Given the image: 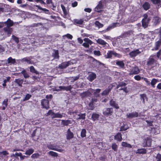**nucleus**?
<instances>
[{"mask_svg":"<svg viewBox=\"0 0 161 161\" xmlns=\"http://www.w3.org/2000/svg\"><path fill=\"white\" fill-rule=\"evenodd\" d=\"M47 147L49 149L57 151L59 152H63L64 151V149L59 146L56 144H49L47 145Z\"/></svg>","mask_w":161,"mask_h":161,"instance_id":"nucleus-1","label":"nucleus"},{"mask_svg":"<svg viewBox=\"0 0 161 161\" xmlns=\"http://www.w3.org/2000/svg\"><path fill=\"white\" fill-rule=\"evenodd\" d=\"M106 0H101L99 2L98 4L95 8V11L100 12L102 11L103 7L106 3Z\"/></svg>","mask_w":161,"mask_h":161,"instance_id":"nucleus-2","label":"nucleus"},{"mask_svg":"<svg viewBox=\"0 0 161 161\" xmlns=\"http://www.w3.org/2000/svg\"><path fill=\"white\" fill-rule=\"evenodd\" d=\"M96 41L97 43L102 45L103 47L105 48H107L109 46L108 43L101 38H98L97 40H96Z\"/></svg>","mask_w":161,"mask_h":161,"instance_id":"nucleus-3","label":"nucleus"},{"mask_svg":"<svg viewBox=\"0 0 161 161\" xmlns=\"http://www.w3.org/2000/svg\"><path fill=\"white\" fill-rule=\"evenodd\" d=\"M84 42L83 43L82 46L86 48H88L90 45L93 43V42L88 38H85L84 39Z\"/></svg>","mask_w":161,"mask_h":161,"instance_id":"nucleus-4","label":"nucleus"},{"mask_svg":"<svg viewBox=\"0 0 161 161\" xmlns=\"http://www.w3.org/2000/svg\"><path fill=\"white\" fill-rule=\"evenodd\" d=\"M73 64V63L71 61H68V62H63L61 64L58 65V67L60 69H63L65 68L66 67L69 65Z\"/></svg>","mask_w":161,"mask_h":161,"instance_id":"nucleus-5","label":"nucleus"},{"mask_svg":"<svg viewBox=\"0 0 161 161\" xmlns=\"http://www.w3.org/2000/svg\"><path fill=\"white\" fill-rule=\"evenodd\" d=\"M79 112L77 110H73L71 109H69L67 112L69 114H70L75 118L76 119V116L78 115Z\"/></svg>","mask_w":161,"mask_h":161,"instance_id":"nucleus-6","label":"nucleus"},{"mask_svg":"<svg viewBox=\"0 0 161 161\" xmlns=\"http://www.w3.org/2000/svg\"><path fill=\"white\" fill-rule=\"evenodd\" d=\"M140 70L137 66H136L131 69L129 75H136L138 74L140 72Z\"/></svg>","mask_w":161,"mask_h":161,"instance_id":"nucleus-7","label":"nucleus"},{"mask_svg":"<svg viewBox=\"0 0 161 161\" xmlns=\"http://www.w3.org/2000/svg\"><path fill=\"white\" fill-rule=\"evenodd\" d=\"M161 19L159 17L156 16L153 17L152 22L153 26H156L158 25L160 22Z\"/></svg>","mask_w":161,"mask_h":161,"instance_id":"nucleus-8","label":"nucleus"},{"mask_svg":"<svg viewBox=\"0 0 161 161\" xmlns=\"http://www.w3.org/2000/svg\"><path fill=\"white\" fill-rule=\"evenodd\" d=\"M41 103L42 106L43 108L48 109L49 107V101L47 99H43L41 101Z\"/></svg>","mask_w":161,"mask_h":161,"instance_id":"nucleus-9","label":"nucleus"},{"mask_svg":"<svg viewBox=\"0 0 161 161\" xmlns=\"http://www.w3.org/2000/svg\"><path fill=\"white\" fill-rule=\"evenodd\" d=\"M59 89H56L55 91H59L62 90H65L66 91H70L72 88V87L71 85H69L68 86H59Z\"/></svg>","mask_w":161,"mask_h":161,"instance_id":"nucleus-10","label":"nucleus"},{"mask_svg":"<svg viewBox=\"0 0 161 161\" xmlns=\"http://www.w3.org/2000/svg\"><path fill=\"white\" fill-rule=\"evenodd\" d=\"M113 112L112 108H106L104 109L103 112V114L106 116H109L112 114Z\"/></svg>","mask_w":161,"mask_h":161,"instance_id":"nucleus-11","label":"nucleus"},{"mask_svg":"<svg viewBox=\"0 0 161 161\" xmlns=\"http://www.w3.org/2000/svg\"><path fill=\"white\" fill-rule=\"evenodd\" d=\"M34 8L35 9H39L43 11L45 14H49V10L46 9V8H42L40 6L38 5H34L33 6Z\"/></svg>","mask_w":161,"mask_h":161,"instance_id":"nucleus-12","label":"nucleus"},{"mask_svg":"<svg viewBox=\"0 0 161 161\" xmlns=\"http://www.w3.org/2000/svg\"><path fill=\"white\" fill-rule=\"evenodd\" d=\"M141 53L138 49L134 50L129 53V55L131 58L135 57Z\"/></svg>","mask_w":161,"mask_h":161,"instance_id":"nucleus-13","label":"nucleus"},{"mask_svg":"<svg viewBox=\"0 0 161 161\" xmlns=\"http://www.w3.org/2000/svg\"><path fill=\"white\" fill-rule=\"evenodd\" d=\"M143 145L144 146L150 147L151 146V140L150 138L147 137L144 140Z\"/></svg>","mask_w":161,"mask_h":161,"instance_id":"nucleus-14","label":"nucleus"},{"mask_svg":"<svg viewBox=\"0 0 161 161\" xmlns=\"http://www.w3.org/2000/svg\"><path fill=\"white\" fill-rule=\"evenodd\" d=\"M152 2L153 4L157 5V9L161 7V0H152Z\"/></svg>","mask_w":161,"mask_h":161,"instance_id":"nucleus-15","label":"nucleus"},{"mask_svg":"<svg viewBox=\"0 0 161 161\" xmlns=\"http://www.w3.org/2000/svg\"><path fill=\"white\" fill-rule=\"evenodd\" d=\"M66 136L67 140H70L74 137L73 133L70 131L69 129L68 130Z\"/></svg>","mask_w":161,"mask_h":161,"instance_id":"nucleus-16","label":"nucleus"},{"mask_svg":"<svg viewBox=\"0 0 161 161\" xmlns=\"http://www.w3.org/2000/svg\"><path fill=\"white\" fill-rule=\"evenodd\" d=\"M112 88V86L111 85L109 86L103 92L102 95L103 96L108 95Z\"/></svg>","mask_w":161,"mask_h":161,"instance_id":"nucleus-17","label":"nucleus"},{"mask_svg":"<svg viewBox=\"0 0 161 161\" xmlns=\"http://www.w3.org/2000/svg\"><path fill=\"white\" fill-rule=\"evenodd\" d=\"M119 26V24L118 23H114L112 25L109 26L106 30V31H108L110 30L111 29L117 26Z\"/></svg>","mask_w":161,"mask_h":161,"instance_id":"nucleus-18","label":"nucleus"},{"mask_svg":"<svg viewBox=\"0 0 161 161\" xmlns=\"http://www.w3.org/2000/svg\"><path fill=\"white\" fill-rule=\"evenodd\" d=\"M127 117L129 118L136 117L138 116V114L137 112H132L129 113L126 115Z\"/></svg>","mask_w":161,"mask_h":161,"instance_id":"nucleus-19","label":"nucleus"},{"mask_svg":"<svg viewBox=\"0 0 161 161\" xmlns=\"http://www.w3.org/2000/svg\"><path fill=\"white\" fill-rule=\"evenodd\" d=\"M3 23H5L4 26L6 25L7 27H9L13 26L14 24L13 22L9 19H8L6 21L3 22Z\"/></svg>","mask_w":161,"mask_h":161,"instance_id":"nucleus-20","label":"nucleus"},{"mask_svg":"<svg viewBox=\"0 0 161 161\" xmlns=\"http://www.w3.org/2000/svg\"><path fill=\"white\" fill-rule=\"evenodd\" d=\"M3 30L6 34L9 35L11 34L12 31V29L11 28L7 26L4 28Z\"/></svg>","mask_w":161,"mask_h":161,"instance_id":"nucleus-21","label":"nucleus"},{"mask_svg":"<svg viewBox=\"0 0 161 161\" xmlns=\"http://www.w3.org/2000/svg\"><path fill=\"white\" fill-rule=\"evenodd\" d=\"M96 77V75L95 74L92 73L89 74L87 77V79L90 81H92Z\"/></svg>","mask_w":161,"mask_h":161,"instance_id":"nucleus-22","label":"nucleus"},{"mask_svg":"<svg viewBox=\"0 0 161 161\" xmlns=\"http://www.w3.org/2000/svg\"><path fill=\"white\" fill-rule=\"evenodd\" d=\"M150 19H147V18H144V19H143L142 21V24L143 27L144 28H146L148 25V21H149Z\"/></svg>","mask_w":161,"mask_h":161,"instance_id":"nucleus-23","label":"nucleus"},{"mask_svg":"<svg viewBox=\"0 0 161 161\" xmlns=\"http://www.w3.org/2000/svg\"><path fill=\"white\" fill-rule=\"evenodd\" d=\"M7 63L9 64H14L16 63V60L15 58H13L11 57H9L7 60Z\"/></svg>","mask_w":161,"mask_h":161,"instance_id":"nucleus-24","label":"nucleus"},{"mask_svg":"<svg viewBox=\"0 0 161 161\" xmlns=\"http://www.w3.org/2000/svg\"><path fill=\"white\" fill-rule=\"evenodd\" d=\"M31 57H26L23 58L22 60L23 61L26 62L29 64H33L34 62L31 60Z\"/></svg>","mask_w":161,"mask_h":161,"instance_id":"nucleus-25","label":"nucleus"},{"mask_svg":"<svg viewBox=\"0 0 161 161\" xmlns=\"http://www.w3.org/2000/svg\"><path fill=\"white\" fill-rule=\"evenodd\" d=\"M161 45V39H160L158 41L155 42V46L154 49H153L152 50H158L160 46Z\"/></svg>","mask_w":161,"mask_h":161,"instance_id":"nucleus-26","label":"nucleus"},{"mask_svg":"<svg viewBox=\"0 0 161 161\" xmlns=\"http://www.w3.org/2000/svg\"><path fill=\"white\" fill-rule=\"evenodd\" d=\"M23 80L20 78L15 79L14 82L17 83L18 85L20 87L22 86V84L23 83Z\"/></svg>","mask_w":161,"mask_h":161,"instance_id":"nucleus-27","label":"nucleus"},{"mask_svg":"<svg viewBox=\"0 0 161 161\" xmlns=\"http://www.w3.org/2000/svg\"><path fill=\"white\" fill-rule=\"evenodd\" d=\"M76 117V119H85L86 114H81L79 113L78 115Z\"/></svg>","mask_w":161,"mask_h":161,"instance_id":"nucleus-28","label":"nucleus"},{"mask_svg":"<svg viewBox=\"0 0 161 161\" xmlns=\"http://www.w3.org/2000/svg\"><path fill=\"white\" fill-rule=\"evenodd\" d=\"M99 117V114L93 113L92 115V119L93 121H95L98 120Z\"/></svg>","mask_w":161,"mask_h":161,"instance_id":"nucleus-29","label":"nucleus"},{"mask_svg":"<svg viewBox=\"0 0 161 161\" xmlns=\"http://www.w3.org/2000/svg\"><path fill=\"white\" fill-rule=\"evenodd\" d=\"M110 104L111 106L115 108L116 109H118L119 108L118 104L116 103L112 99L110 101Z\"/></svg>","mask_w":161,"mask_h":161,"instance_id":"nucleus-30","label":"nucleus"},{"mask_svg":"<svg viewBox=\"0 0 161 161\" xmlns=\"http://www.w3.org/2000/svg\"><path fill=\"white\" fill-rule=\"evenodd\" d=\"M116 64L121 68H124L125 64L123 61H117L116 62Z\"/></svg>","mask_w":161,"mask_h":161,"instance_id":"nucleus-31","label":"nucleus"},{"mask_svg":"<svg viewBox=\"0 0 161 161\" xmlns=\"http://www.w3.org/2000/svg\"><path fill=\"white\" fill-rule=\"evenodd\" d=\"M114 139L120 142L122 140V135L120 133H118L114 137Z\"/></svg>","mask_w":161,"mask_h":161,"instance_id":"nucleus-32","label":"nucleus"},{"mask_svg":"<svg viewBox=\"0 0 161 161\" xmlns=\"http://www.w3.org/2000/svg\"><path fill=\"white\" fill-rule=\"evenodd\" d=\"M20 73L22 74L23 75L24 77L25 78H28L30 76L29 74L26 72V71L25 69H23V70H22ZM19 74H20V73H19Z\"/></svg>","mask_w":161,"mask_h":161,"instance_id":"nucleus-33","label":"nucleus"},{"mask_svg":"<svg viewBox=\"0 0 161 161\" xmlns=\"http://www.w3.org/2000/svg\"><path fill=\"white\" fill-rule=\"evenodd\" d=\"M11 79V77L10 76H8L6 77V79L3 80V83L2 84V85L3 87H4L6 86V83L8 82H9Z\"/></svg>","mask_w":161,"mask_h":161,"instance_id":"nucleus-34","label":"nucleus"},{"mask_svg":"<svg viewBox=\"0 0 161 161\" xmlns=\"http://www.w3.org/2000/svg\"><path fill=\"white\" fill-rule=\"evenodd\" d=\"M62 123L64 125H68L69 124L72 123L71 121L69 120H62Z\"/></svg>","mask_w":161,"mask_h":161,"instance_id":"nucleus-35","label":"nucleus"},{"mask_svg":"<svg viewBox=\"0 0 161 161\" xmlns=\"http://www.w3.org/2000/svg\"><path fill=\"white\" fill-rule=\"evenodd\" d=\"M114 52L113 50H110L108 51L107 53V55L105 56V57L107 58H112L113 54H111V52Z\"/></svg>","mask_w":161,"mask_h":161,"instance_id":"nucleus-36","label":"nucleus"},{"mask_svg":"<svg viewBox=\"0 0 161 161\" xmlns=\"http://www.w3.org/2000/svg\"><path fill=\"white\" fill-rule=\"evenodd\" d=\"M74 22L75 24L81 25L82 24L83 20L82 19H75L74 20Z\"/></svg>","mask_w":161,"mask_h":161,"instance_id":"nucleus-37","label":"nucleus"},{"mask_svg":"<svg viewBox=\"0 0 161 161\" xmlns=\"http://www.w3.org/2000/svg\"><path fill=\"white\" fill-rule=\"evenodd\" d=\"M63 117V115L59 113H53V116L52 117V118H61Z\"/></svg>","mask_w":161,"mask_h":161,"instance_id":"nucleus-38","label":"nucleus"},{"mask_svg":"<svg viewBox=\"0 0 161 161\" xmlns=\"http://www.w3.org/2000/svg\"><path fill=\"white\" fill-rule=\"evenodd\" d=\"M48 154L53 157H57L58 156V153L55 152L53 151H50L48 153Z\"/></svg>","mask_w":161,"mask_h":161,"instance_id":"nucleus-39","label":"nucleus"},{"mask_svg":"<svg viewBox=\"0 0 161 161\" xmlns=\"http://www.w3.org/2000/svg\"><path fill=\"white\" fill-rule=\"evenodd\" d=\"M34 152V150L32 148H30L27 150L25 154L27 155H30Z\"/></svg>","mask_w":161,"mask_h":161,"instance_id":"nucleus-40","label":"nucleus"},{"mask_svg":"<svg viewBox=\"0 0 161 161\" xmlns=\"http://www.w3.org/2000/svg\"><path fill=\"white\" fill-rule=\"evenodd\" d=\"M146 153V150L144 148L138 149L137 150L136 153L139 154H145Z\"/></svg>","mask_w":161,"mask_h":161,"instance_id":"nucleus-41","label":"nucleus"},{"mask_svg":"<svg viewBox=\"0 0 161 161\" xmlns=\"http://www.w3.org/2000/svg\"><path fill=\"white\" fill-rule=\"evenodd\" d=\"M30 72L32 73H35L36 74H39V72L35 69L34 67L33 66H30Z\"/></svg>","mask_w":161,"mask_h":161,"instance_id":"nucleus-42","label":"nucleus"},{"mask_svg":"<svg viewBox=\"0 0 161 161\" xmlns=\"http://www.w3.org/2000/svg\"><path fill=\"white\" fill-rule=\"evenodd\" d=\"M150 4L147 2H145L143 5V7L145 10H147L150 7Z\"/></svg>","mask_w":161,"mask_h":161,"instance_id":"nucleus-43","label":"nucleus"},{"mask_svg":"<svg viewBox=\"0 0 161 161\" xmlns=\"http://www.w3.org/2000/svg\"><path fill=\"white\" fill-rule=\"evenodd\" d=\"M122 145L124 147H127L129 148L132 147V146L130 144L125 142H122Z\"/></svg>","mask_w":161,"mask_h":161,"instance_id":"nucleus-44","label":"nucleus"},{"mask_svg":"<svg viewBox=\"0 0 161 161\" xmlns=\"http://www.w3.org/2000/svg\"><path fill=\"white\" fill-rule=\"evenodd\" d=\"M131 33V32L130 31L125 32L123 34V37L124 38L128 37L130 35Z\"/></svg>","mask_w":161,"mask_h":161,"instance_id":"nucleus-45","label":"nucleus"},{"mask_svg":"<svg viewBox=\"0 0 161 161\" xmlns=\"http://www.w3.org/2000/svg\"><path fill=\"white\" fill-rule=\"evenodd\" d=\"M52 56L55 58L58 59L59 57L58 52V50H55L54 53H53Z\"/></svg>","mask_w":161,"mask_h":161,"instance_id":"nucleus-46","label":"nucleus"},{"mask_svg":"<svg viewBox=\"0 0 161 161\" xmlns=\"http://www.w3.org/2000/svg\"><path fill=\"white\" fill-rule=\"evenodd\" d=\"M111 53V54H113V56H114L115 57L118 58H121L122 56L119 53H116L114 51V52H112Z\"/></svg>","mask_w":161,"mask_h":161,"instance_id":"nucleus-47","label":"nucleus"},{"mask_svg":"<svg viewBox=\"0 0 161 161\" xmlns=\"http://www.w3.org/2000/svg\"><path fill=\"white\" fill-rule=\"evenodd\" d=\"M129 128V127L126 124H124L120 128V131H125L127 130Z\"/></svg>","mask_w":161,"mask_h":161,"instance_id":"nucleus-48","label":"nucleus"},{"mask_svg":"<svg viewBox=\"0 0 161 161\" xmlns=\"http://www.w3.org/2000/svg\"><path fill=\"white\" fill-rule=\"evenodd\" d=\"M40 156L38 153H35L31 156V157L32 158L36 159L39 158Z\"/></svg>","mask_w":161,"mask_h":161,"instance_id":"nucleus-49","label":"nucleus"},{"mask_svg":"<svg viewBox=\"0 0 161 161\" xmlns=\"http://www.w3.org/2000/svg\"><path fill=\"white\" fill-rule=\"evenodd\" d=\"M89 91L91 92H94V94L96 95V93H99L101 91V89H97L96 90H93L92 89H90L89 90Z\"/></svg>","mask_w":161,"mask_h":161,"instance_id":"nucleus-50","label":"nucleus"},{"mask_svg":"<svg viewBox=\"0 0 161 161\" xmlns=\"http://www.w3.org/2000/svg\"><path fill=\"white\" fill-rule=\"evenodd\" d=\"M86 130L85 129H82L81 132V136L82 137H86Z\"/></svg>","mask_w":161,"mask_h":161,"instance_id":"nucleus-51","label":"nucleus"},{"mask_svg":"<svg viewBox=\"0 0 161 161\" xmlns=\"http://www.w3.org/2000/svg\"><path fill=\"white\" fill-rule=\"evenodd\" d=\"M95 24L98 28H102L103 26V24L100 23L98 21H96L95 23Z\"/></svg>","mask_w":161,"mask_h":161,"instance_id":"nucleus-52","label":"nucleus"},{"mask_svg":"<svg viewBox=\"0 0 161 161\" xmlns=\"http://www.w3.org/2000/svg\"><path fill=\"white\" fill-rule=\"evenodd\" d=\"M89 92H83L81 94V96L82 97H86L87 96L89 95V92H90L88 91Z\"/></svg>","mask_w":161,"mask_h":161,"instance_id":"nucleus-53","label":"nucleus"},{"mask_svg":"<svg viewBox=\"0 0 161 161\" xmlns=\"http://www.w3.org/2000/svg\"><path fill=\"white\" fill-rule=\"evenodd\" d=\"M157 81V80L154 78L152 80V86L153 87H154V85L156 83Z\"/></svg>","mask_w":161,"mask_h":161,"instance_id":"nucleus-54","label":"nucleus"},{"mask_svg":"<svg viewBox=\"0 0 161 161\" xmlns=\"http://www.w3.org/2000/svg\"><path fill=\"white\" fill-rule=\"evenodd\" d=\"M156 160L157 161H161V154L158 153L156 157Z\"/></svg>","mask_w":161,"mask_h":161,"instance_id":"nucleus-55","label":"nucleus"},{"mask_svg":"<svg viewBox=\"0 0 161 161\" xmlns=\"http://www.w3.org/2000/svg\"><path fill=\"white\" fill-rule=\"evenodd\" d=\"M62 9L65 15H66L67 14V12L66 10L65 7L63 4H61V5Z\"/></svg>","mask_w":161,"mask_h":161,"instance_id":"nucleus-56","label":"nucleus"},{"mask_svg":"<svg viewBox=\"0 0 161 161\" xmlns=\"http://www.w3.org/2000/svg\"><path fill=\"white\" fill-rule=\"evenodd\" d=\"M31 97V95H30L29 94H27L23 99V101H25L29 100Z\"/></svg>","mask_w":161,"mask_h":161,"instance_id":"nucleus-57","label":"nucleus"},{"mask_svg":"<svg viewBox=\"0 0 161 161\" xmlns=\"http://www.w3.org/2000/svg\"><path fill=\"white\" fill-rule=\"evenodd\" d=\"M70 80H71V82H74L75 80H77L79 78V76H77L70 77Z\"/></svg>","mask_w":161,"mask_h":161,"instance_id":"nucleus-58","label":"nucleus"},{"mask_svg":"<svg viewBox=\"0 0 161 161\" xmlns=\"http://www.w3.org/2000/svg\"><path fill=\"white\" fill-rule=\"evenodd\" d=\"M12 39L17 43L19 42V38L14 35L12 36Z\"/></svg>","mask_w":161,"mask_h":161,"instance_id":"nucleus-59","label":"nucleus"},{"mask_svg":"<svg viewBox=\"0 0 161 161\" xmlns=\"http://www.w3.org/2000/svg\"><path fill=\"white\" fill-rule=\"evenodd\" d=\"M8 99H5L2 103V105L3 106H4L7 107L8 105Z\"/></svg>","mask_w":161,"mask_h":161,"instance_id":"nucleus-60","label":"nucleus"},{"mask_svg":"<svg viewBox=\"0 0 161 161\" xmlns=\"http://www.w3.org/2000/svg\"><path fill=\"white\" fill-rule=\"evenodd\" d=\"M89 106L90 109L92 110L94 109V105L92 102L89 103Z\"/></svg>","mask_w":161,"mask_h":161,"instance_id":"nucleus-61","label":"nucleus"},{"mask_svg":"<svg viewBox=\"0 0 161 161\" xmlns=\"http://www.w3.org/2000/svg\"><path fill=\"white\" fill-rule=\"evenodd\" d=\"M94 54L97 56H100L101 55L100 52L99 51L94 50L93 51Z\"/></svg>","mask_w":161,"mask_h":161,"instance_id":"nucleus-62","label":"nucleus"},{"mask_svg":"<svg viewBox=\"0 0 161 161\" xmlns=\"http://www.w3.org/2000/svg\"><path fill=\"white\" fill-rule=\"evenodd\" d=\"M41 25L42 24L40 23H34L30 27H36Z\"/></svg>","mask_w":161,"mask_h":161,"instance_id":"nucleus-63","label":"nucleus"},{"mask_svg":"<svg viewBox=\"0 0 161 161\" xmlns=\"http://www.w3.org/2000/svg\"><path fill=\"white\" fill-rule=\"evenodd\" d=\"M134 79L137 80H140L141 79V77L139 75H136L134 77Z\"/></svg>","mask_w":161,"mask_h":161,"instance_id":"nucleus-64","label":"nucleus"}]
</instances>
